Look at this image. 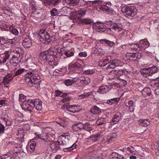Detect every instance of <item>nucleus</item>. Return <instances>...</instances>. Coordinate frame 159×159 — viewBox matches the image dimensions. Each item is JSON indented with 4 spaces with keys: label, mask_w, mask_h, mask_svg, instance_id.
<instances>
[{
    "label": "nucleus",
    "mask_w": 159,
    "mask_h": 159,
    "mask_svg": "<svg viewBox=\"0 0 159 159\" xmlns=\"http://www.w3.org/2000/svg\"><path fill=\"white\" fill-rule=\"evenodd\" d=\"M40 77L37 72L34 71L29 72L26 75L25 79L26 83L30 86H32L34 84H39L40 81Z\"/></svg>",
    "instance_id": "obj_1"
},
{
    "label": "nucleus",
    "mask_w": 159,
    "mask_h": 159,
    "mask_svg": "<svg viewBox=\"0 0 159 159\" xmlns=\"http://www.w3.org/2000/svg\"><path fill=\"white\" fill-rule=\"evenodd\" d=\"M56 54V52L55 51L49 50L41 52L40 58L42 60L48 62Z\"/></svg>",
    "instance_id": "obj_2"
},
{
    "label": "nucleus",
    "mask_w": 159,
    "mask_h": 159,
    "mask_svg": "<svg viewBox=\"0 0 159 159\" xmlns=\"http://www.w3.org/2000/svg\"><path fill=\"white\" fill-rule=\"evenodd\" d=\"M121 10L126 15L131 17L135 16L137 12V9L134 6H124Z\"/></svg>",
    "instance_id": "obj_3"
},
{
    "label": "nucleus",
    "mask_w": 159,
    "mask_h": 159,
    "mask_svg": "<svg viewBox=\"0 0 159 159\" xmlns=\"http://www.w3.org/2000/svg\"><path fill=\"white\" fill-rule=\"evenodd\" d=\"M85 13V11H83L71 12L70 13V18L74 20V22H80V20Z\"/></svg>",
    "instance_id": "obj_4"
},
{
    "label": "nucleus",
    "mask_w": 159,
    "mask_h": 159,
    "mask_svg": "<svg viewBox=\"0 0 159 159\" xmlns=\"http://www.w3.org/2000/svg\"><path fill=\"white\" fill-rule=\"evenodd\" d=\"M70 135L68 133H64L60 135L58 138L60 145L66 146L70 144Z\"/></svg>",
    "instance_id": "obj_5"
},
{
    "label": "nucleus",
    "mask_w": 159,
    "mask_h": 159,
    "mask_svg": "<svg viewBox=\"0 0 159 159\" xmlns=\"http://www.w3.org/2000/svg\"><path fill=\"white\" fill-rule=\"evenodd\" d=\"M127 56L128 57L129 60L134 61L139 60L142 57V53L139 52H128Z\"/></svg>",
    "instance_id": "obj_6"
},
{
    "label": "nucleus",
    "mask_w": 159,
    "mask_h": 159,
    "mask_svg": "<svg viewBox=\"0 0 159 159\" xmlns=\"http://www.w3.org/2000/svg\"><path fill=\"white\" fill-rule=\"evenodd\" d=\"M40 37L44 40L47 41L48 43L50 42L51 39L49 34L45 30H41L39 33Z\"/></svg>",
    "instance_id": "obj_7"
},
{
    "label": "nucleus",
    "mask_w": 159,
    "mask_h": 159,
    "mask_svg": "<svg viewBox=\"0 0 159 159\" xmlns=\"http://www.w3.org/2000/svg\"><path fill=\"white\" fill-rule=\"evenodd\" d=\"M23 106L25 109L29 111H31L34 107L33 100L31 99L26 100L25 102L24 103Z\"/></svg>",
    "instance_id": "obj_8"
},
{
    "label": "nucleus",
    "mask_w": 159,
    "mask_h": 159,
    "mask_svg": "<svg viewBox=\"0 0 159 159\" xmlns=\"http://www.w3.org/2000/svg\"><path fill=\"white\" fill-rule=\"evenodd\" d=\"M121 63V61L120 59L111 60L110 61V64L108 65L107 69H114L116 67L120 65Z\"/></svg>",
    "instance_id": "obj_9"
},
{
    "label": "nucleus",
    "mask_w": 159,
    "mask_h": 159,
    "mask_svg": "<svg viewBox=\"0 0 159 159\" xmlns=\"http://www.w3.org/2000/svg\"><path fill=\"white\" fill-rule=\"evenodd\" d=\"M111 89L109 85L103 84L99 87L97 92L99 93L104 94L108 92Z\"/></svg>",
    "instance_id": "obj_10"
},
{
    "label": "nucleus",
    "mask_w": 159,
    "mask_h": 159,
    "mask_svg": "<svg viewBox=\"0 0 159 159\" xmlns=\"http://www.w3.org/2000/svg\"><path fill=\"white\" fill-rule=\"evenodd\" d=\"M66 108L67 111L73 113L78 112L81 109V107L78 105H68Z\"/></svg>",
    "instance_id": "obj_11"
},
{
    "label": "nucleus",
    "mask_w": 159,
    "mask_h": 159,
    "mask_svg": "<svg viewBox=\"0 0 159 159\" xmlns=\"http://www.w3.org/2000/svg\"><path fill=\"white\" fill-rule=\"evenodd\" d=\"M11 52L6 51L4 54L1 57L0 61L1 63H5L10 57Z\"/></svg>",
    "instance_id": "obj_12"
},
{
    "label": "nucleus",
    "mask_w": 159,
    "mask_h": 159,
    "mask_svg": "<svg viewBox=\"0 0 159 159\" xmlns=\"http://www.w3.org/2000/svg\"><path fill=\"white\" fill-rule=\"evenodd\" d=\"M123 26L120 23L113 24L111 25V27L108 28V30L111 31V30H114L118 32L120 31L122 29Z\"/></svg>",
    "instance_id": "obj_13"
},
{
    "label": "nucleus",
    "mask_w": 159,
    "mask_h": 159,
    "mask_svg": "<svg viewBox=\"0 0 159 159\" xmlns=\"http://www.w3.org/2000/svg\"><path fill=\"white\" fill-rule=\"evenodd\" d=\"M80 81L78 83V85L80 87H83L88 84L90 82V79L88 77L83 78L81 80L80 79Z\"/></svg>",
    "instance_id": "obj_14"
},
{
    "label": "nucleus",
    "mask_w": 159,
    "mask_h": 159,
    "mask_svg": "<svg viewBox=\"0 0 159 159\" xmlns=\"http://www.w3.org/2000/svg\"><path fill=\"white\" fill-rule=\"evenodd\" d=\"M34 108L37 110H41L42 108V102L39 99H35L33 100Z\"/></svg>",
    "instance_id": "obj_15"
},
{
    "label": "nucleus",
    "mask_w": 159,
    "mask_h": 159,
    "mask_svg": "<svg viewBox=\"0 0 159 159\" xmlns=\"http://www.w3.org/2000/svg\"><path fill=\"white\" fill-rule=\"evenodd\" d=\"M121 117V115L119 112L116 113L112 118V120L111 122V125H114L117 123L119 121Z\"/></svg>",
    "instance_id": "obj_16"
},
{
    "label": "nucleus",
    "mask_w": 159,
    "mask_h": 159,
    "mask_svg": "<svg viewBox=\"0 0 159 159\" xmlns=\"http://www.w3.org/2000/svg\"><path fill=\"white\" fill-rule=\"evenodd\" d=\"M83 123L78 122L73 125L72 128L73 130L75 132L79 131L83 129Z\"/></svg>",
    "instance_id": "obj_17"
},
{
    "label": "nucleus",
    "mask_w": 159,
    "mask_h": 159,
    "mask_svg": "<svg viewBox=\"0 0 159 159\" xmlns=\"http://www.w3.org/2000/svg\"><path fill=\"white\" fill-rule=\"evenodd\" d=\"M139 43L142 50H144L146 48H148L150 44L148 41L147 39H144L139 41Z\"/></svg>",
    "instance_id": "obj_18"
},
{
    "label": "nucleus",
    "mask_w": 159,
    "mask_h": 159,
    "mask_svg": "<svg viewBox=\"0 0 159 159\" xmlns=\"http://www.w3.org/2000/svg\"><path fill=\"white\" fill-rule=\"evenodd\" d=\"M23 56H19L18 55H15L13 56L11 61H12L13 63L16 64V65L19 63L22 59Z\"/></svg>",
    "instance_id": "obj_19"
},
{
    "label": "nucleus",
    "mask_w": 159,
    "mask_h": 159,
    "mask_svg": "<svg viewBox=\"0 0 159 159\" xmlns=\"http://www.w3.org/2000/svg\"><path fill=\"white\" fill-rule=\"evenodd\" d=\"M96 30L98 32H103L105 31L107 29L106 26L103 24H98L96 25Z\"/></svg>",
    "instance_id": "obj_20"
},
{
    "label": "nucleus",
    "mask_w": 159,
    "mask_h": 159,
    "mask_svg": "<svg viewBox=\"0 0 159 159\" xmlns=\"http://www.w3.org/2000/svg\"><path fill=\"white\" fill-rule=\"evenodd\" d=\"M60 143L59 140L50 143V146L51 149L53 150H58L60 148Z\"/></svg>",
    "instance_id": "obj_21"
},
{
    "label": "nucleus",
    "mask_w": 159,
    "mask_h": 159,
    "mask_svg": "<svg viewBox=\"0 0 159 159\" xmlns=\"http://www.w3.org/2000/svg\"><path fill=\"white\" fill-rule=\"evenodd\" d=\"M83 129L87 131H90L93 129V125L90 124L89 122H87L84 123H83Z\"/></svg>",
    "instance_id": "obj_22"
},
{
    "label": "nucleus",
    "mask_w": 159,
    "mask_h": 159,
    "mask_svg": "<svg viewBox=\"0 0 159 159\" xmlns=\"http://www.w3.org/2000/svg\"><path fill=\"white\" fill-rule=\"evenodd\" d=\"M140 73L143 76L145 77L152 75L150 67L148 68H145L142 69L140 71Z\"/></svg>",
    "instance_id": "obj_23"
},
{
    "label": "nucleus",
    "mask_w": 159,
    "mask_h": 159,
    "mask_svg": "<svg viewBox=\"0 0 159 159\" xmlns=\"http://www.w3.org/2000/svg\"><path fill=\"white\" fill-rule=\"evenodd\" d=\"M44 3H47L49 5H53L54 6L61 2V0H40Z\"/></svg>",
    "instance_id": "obj_24"
},
{
    "label": "nucleus",
    "mask_w": 159,
    "mask_h": 159,
    "mask_svg": "<svg viewBox=\"0 0 159 159\" xmlns=\"http://www.w3.org/2000/svg\"><path fill=\"white\" fill-rule=\"evenodd\" d=\"M77 145L75 143L71 145V144L65 146L66 148H63V151L65 152H70L74 149L76 148Z\"/></svg>",
    "instance_id": "obj_25"
},
{
    "label": "nucleus",
    "mask_w": 159,
    "mask_h": 159,
    "mask_svg": "<svg viewBox=\"0 0 159 159\" xmlns=\"http://www.w3.org/2000/svg\"><path fill=\"white\" fill-rule=\"evenodd\" d=\"M43 137L44 138L43 139H42L38 135H37V137H36V138L38 139H41L44 140L45 145L48 144L51 140L50 137L48 136V134L45 133L44 134Z\"/></svg>",
    "instance_id": "obj_26"
},
{
    "label": "nucleus",
    "mask_w": 159,
    "mask_h": 159,
    "mask_svg": "<svg viewBox=\"0 0 159 159\" xmlns=\"http://www.w3.org/2000/svg\"><path fill=\"white\" fill-rule=\"evenodd\" d=\"M151 90L148 87H145L142 90V94L144 97L149 96L151 94Z\"/></svg>",
    "instance_id": "obj_27"
},
{
    "label": "nucleus",
    "mask_w": 159,
    "mask_h": 159,
    "mask_svg": "<svg viewBox=\"0 0 159 159\" xmlns=\"http://www.w3.org/2000/svg\"><path fill=\"white\" fill-rule=\"evenodd\" d=\"M64 50L63 48L61 49L60 52L61 54L62 55L65 54L67 57H70L73 56L74 55V52L72 51H63Z\"/></svg>",
    "instance_id": "obj_28"
},
{
    "label": "nucleus",
    "mask_w": 159,
    "mask_h": 159,
    "mask_svg": "<svg viewBox=\"0 0 159 159\" xmlns=\"http://www.w3.org/2000/svg\"><path fill=\"white\" fill-rule=\"evenodd\" d=\"M101 109L96 106H93L91 107L90 110L91 113L94 114H99L101 112Z\"/></svg>",
    "instance_id": "obj_29"
},
{
    "label": "nucleus",
    "mask_w": 159,
    "mask_h": 159,
    "mask_svg": "<svg viewBox=\"0 0 159 159\" xmlns=\"http://www.w3.org/2000/svg\"><path fill=\"white\" fill-rule=\"evenodd\" d=\"M102 136L100 134H92L91 135L89 138L93 142H94L98 140Z\"/></svg>",
    "instance_id": "obj_30"
},
{
    "label": "nucleus",
    "mask_w": 159,
    "mask_h": 159,
    "mask_svg": "<svg viewBox=\"0 0 159 159\" xmlns=\"http://www.w3.org/2000/svg\"><path fill=\"white\" fill-rule=\"evenodd\" d=\"M131 48L136 51H140L142 50L141 47L140 43H132L131 45Z\"/></svg>",
    "instance_id": "obj_31"
},
{
    "label": "nucleus",
    "mask_w": 159,
    "mask_h": 159,
    "mask_svg": "<svg viewBox=\"0 0 159 159\" xmlns=\"http://www.w3.org/2000/svg\"><path fill=\"white\" fill-rule=\"evenodd\" d=\"M93 22V20L89 18H85L80 20V22L79 24H83L85 25H89Z\"/></svg>",
    "instance_id": "obj_32"
},
{
    "label": "nucleus",
    "mask_w": 159,
    "mask_h": 159,
    "mask_svg": "<svg viewBox=\"0 0 159 159\" xmlns=\"http://www.w3.org/2000/svg\"><path fill=\"white\" fill-rule=\"evenodd\" d=\"M111 142L109 135H107L104 136L101 143V144H103L105 145L106 144L108 143Z\"/></svg>",
    "instance_id": "obj_33"
},
{
    "label": "nucleus",
    "mask_w": 159,
    "mask_h": 159,
    "mask_svg": "<svg viewBox=\"0 0 159 159\" xmlns=\"http://www.w3.org/2000/svg\"><path fill=\"white\" fill-rule=\"evenodd\" d=\"M22 44L25 48H30L32 45V43L30 39H26L23 41Z\"/></svg>",
    "instance_id": "obj_34"
},
{
    "label": "nucleus",
    "mask_w": 159,
    "mask_h": 159,
    "mask_svg": "<svg viewBox=\"0 0 159 159\" xmlns=\"http://www.w3.org/2000/svg\"><path fill=\"white\" fill-rule=\"evenodd\" d=\"M93 53L94 54H96V55L100 56L103 55L104 52V50L101 48H95L94 50Z\"/></svg>",
    "instance_id": "obj_35"
},
{
    "label": "nucleus",
    "mask_w": 159,
    "mask_h": 159,
    "mask_svg": "<svg viewBox=\"0 0 159 159\" xmlns=\"http://www.w3.org/2000/svg\"><path fill=\"white\" fill-rule=\"evenodd\" d=\"M139 121L140 125L144 127H147L150 124V122L148 119L141 120Z\"/></svg>",
    "instance_id": "obj_36"
},
{
    "label": "nucleus",
    "mask_w": 159,
    "mask_h": 159,
    "mask_svg": "<svg viewBox=\"0 0 159 159\" xmlns=\"http://www.w3.org/2000/svg\"><path fill=\"white\" fill-rule=\"evenodd\" d=\"M119 100L120 98H114L108 100L107 101V103L110 105H113Z\"/></svg>",
    "instance_id": "obj_37"
},
{
    "label": "nucleus",
    "mask_w": 159,
    "mask_h": 159,
    "mask_svg": "<svg viewBox=\"0 0 159 159\" xmlns=\"http://www.w3.org/2000/svg\"><path fill=\"white\" fill-rule=\"evenodd\" d=\"M57 59L54 58V57L50 59V61H49L48 63L50 65L52 66H57L58 64V61L57 60Z\"/></svg>",
    "instance_id": "obj_38"
},
{
    "label": "nucleus",
    "mask_w": 159,
    "mask_h": 159,
    "mask_svg": "<svg viewBox=\"0 0 159 159\" xmlns=\"http://www.w3.org/2000/svg\"><path fill=\"white\" fill-rule=\"evenodd\" d=\"M124 158L122 155L116 153H113L111 155L112 159H123Z\"/></svg>",
    "instance_id": "obj_39"
},
{
    "label": "nucleus",
    "mask_w": 159,
    "mask_h": 159,
    "mask_svg": "<svg viewBox=\"0 0 159 159\" xmlns=\"http://www.w3.org/2000/svg\"><path fill=\"white\" fill-rule=\"evenodd\" d=\"M64 83L66 86H70L75 83V81L72 79H67L65 80Z\"/></svg>",
    "instance_id": "obj_40"
},
{
    "label": "nucleus",
    "mask_w": 159,
    "mask_h": 159,
    "mask_svg": "<svg viewBox=\"0 0 159 159\" xmlns=\"http://www.w3.org/2000/svg\"><path fill=\"white\" fill-rule=\"evenodd\" d=\"M108 122V119H98L97 121L98 125H102L106 124Z\"/></svg>",
    "instance_id": "obj_41"
},
{
    "label": "nucleus",
    "mask_w": 159,
    "mask_h": 159,
    "mask_svg": "<svg viewBox=\"0 0 159 159\" xmlns=\"http://www.w3.org/2000/svg\"><path fill=\"white\" fill-rule=\"evenodd\" d=\"M16 55L19 56H23L24 53V51L20 48H17L15 49Z\"/></svg>",
    "instance_id": "obj_42"
},
{
    "label": "nucleus",
    "mask_w": 159,
    "mask_h": 159,
    "mask_svg": "<svg viewBox=\"0 0 159 159\" xmlns=\"http://www.w3.org/2000/svg\"><path fill=\"white\" fill-rule=\"evenodd\" d=\"M56 122L63 127L64 128L66 126V122L64 119H59Z\"/></svg>",
    "instance_id": "obj_43"
},
{
    "label": "nucleus",
    "mask_w": 159,
    "mask_h": 159,
    "mask_svg": "<svg viewBox=\"0 0 159 159\" xmlns=\"http://www.w3.org/2000/svg\"><path fill=\"white\" fill-rule=\"evenodd\" d=\"M1 28L3 29V30H9L11 29L9 25L5 23H2L1 25Z\"/></svg>",
    "instance_id": "obj_44"
},
{
    "label": "nucleus",
    "mask_w": 159,
    "mask_h": 159,
    "mask_svg": "<svg viewBox=\"0 0 159 159\" xmlns=\"http://www.w3.org/2000/svg\"><path fill=\"white\" fill-rule=\"evenodd\" d=\"M125 105L126 107H129L134 104V102L131 100H128L125 101Z\"/></svg>",
    "instance_id": "obj_45"
},
{
    "label": "nucleus",
    "mask_w": 159,
    "mask_h": 159,
    "mask_svg": "<svg viewBox=\"0 0 159 159\" xmlns=\"http://www.w3.org/2000/svg\"><path fill=\"white\" fill-rule=\"evenodd\" d=\"M157 80L152 81L150 83V85L151 87L155 89L157 87Z\"/></svg>",
    "instance_id": "obj_46"
},
{
    "label": "nucleus",
    "mask_w": 159,
    "mask_h": 159,
    "mask_svg": "<svg viewBox=\"0 0 159 159\" xmlns=\"http://www.w3.org/2000/svg\"><path fill=\"white\" fill-rule=\"evenodd\" d=\"M79 0H69L68 4L75 6L79 3Z\"/></svg>",
    "instance_id": "obj_47"
},
{
    "label": "nucleus",
    "mask_w": 159,
    "mask_h": 159,
    "mask_svg": "<svg viewBox=\"0 0 159 159\" xmlns=\"http://www.w3.org/2000/svg\"><path fill=\"white\" fill-rule=\"evenodd\" d=\"M150 68L151 70V75H152L153 74L157 72L158 70V68L155 66H153Z\"/></svg>",
    "instance_id": "obj_48"
},
{
    "label": "nucleus",
    "mask_w": 159,
    "mask_h": 159,
    "mask_svg": "<svg viewBox=\"0 0 159 159\" xmlns=\"http://www.w3.org/2000/svg\"><path fill=\"white\" fill-rule=\"evenodd\" d=\"M57 10L55 8H53L50 11L51 15L52 16H56L57 14Z\"/></svg>",
    "instance_id": "obj_49"
},
{
    "label": "nucleus",
    "mask_w": 159,
    "mask_h": 159,
    "mask_svg": "<svg viewBox=\"0 0 159 159\" xmlns=\"http://www.w3.org/2000/svg\"><path fill=\"white\" fill-rule=\"evenodd\" d=\"M25 69H20L18 70L15 73L14 75H13V76H17L21 74L22 73L24 72V71H25Z\"/></svg>",
    "instance_id": "obj_50"
},
{
    "label": "nucleus",
    "mask_w": 159,
    "mask_h": 159,
    "mask_svg": "<svg viewBox=\"0 0 159 159\" xmlns=\"http://www.w3.org/2000/svg\"><path fill=\"white\" fill-rule=\"evenodd\" d=\"M2 159H11L10 153L8 152L6 154L2 155Z\"/></svg>",
    "instance_id": "obj_51"
},
{
    "label": "nucleus",
    "mask_w": 159,
    "mask_h": 159,
    "mask_svg": "<svg viewBox=\"0 0 159 159\" xmlns=\"http://www.w3.org/2000/svg\"><path fill=\"white\" fill-rule=\"evenodd\" d=\"M36 146V142L33 141L31 143L30 145V148L32 150L34 151L35 150V147Z\"/></svg>",
    "instance_id": "obj_52"
},
{
    "label": "nucleus",
    "mask_w": 159,
    "mask_h": 159,
    "mask_svg": "<svg viewBox=\"0 0 159 159\" xmlns=\"http://www.w3.org/2000/svg\"><path fill=\"white\" fill-rule=\"evenodd\" d=\"M108 135L112 141L113 139L116 138L117 135V134L115 132L109 134Z\"/></svg>",
    "instance_id": "obj_53"
},
{
    "label": "nucleus",
    "mask_w": 159,
    "mask_h": 159,
    "mask_svg": "<svg viewBox=\"0 0 159 159\" xmlns=\"http://www.w3.org/2000/svg\"><path fill=\"white\" fill-rule=\"evenodd\" d=\"M102 62L104 63L105 66L107 64H108V65L110 64V61L108 57H106L104 59H102Z\"/></svg>",
    "instance_id": "obj_54"
},
{
    "label": "nucleus",
    "mask_w": 159,
    "mask_h": 159,
    "mask_svg": "<svg viewBox=\"0 0 159 159\" xmlns=\"http://www.w3.org/2000/svg\"><path fill=\"white\" fill-rule=\"evenodd\" d=\"M12 120L10 119H6L5 120V122L6 124V125L7 126L10 125L12 123Z\"/></svg>",
    "instance_id": "obj_55"
},
{
    "label": "nucleus",
    "mask_w": 159,
    "mask_h": 159,
    "mask_svg": "<svg viewBox=\"0 0 159 159\" xmlns=\"http://www.w3.org/2000/svg\"><path fill=\"white\" fill-rule=\"evenodd\" d=\"M13 76H12V75L9 74V75L6 76L4 78H5V79H7V80H8L11 81L13 79Z\"/></svg>",
    "instance_id": "obj_56"
},
{
    "label": "nucleus",
    "mask_w": 159,
    "mask_h": 159,
    "mask_svg": "<svg viewBox=\"0 0 159 159\" xmlns=\"http://www.w3.org/2000/svg\"><path fill=\"white\" fill-rule=\"evenodd\" d=\"M25 98L23 94H20L19 96V100L22 102L25 103Z\"/></svg>",
    "instance_id": "obj_57"
},
{
    "label": "nucleus",
    "mask_w": 159,
    "mask_h": 159,
    "mask_svg": "<svg viewBox=\"0 0 159 159\" xmlns=\"http://www.w3.org/2000/svg\"><path fill=\"white\" fill-rule=\"evenodd\" d=\"M5 129V127L4 125L0 123V134L4 132Z\"/></svg>",
    "instance_id": "obj_58"
},
{
    "label": "nucleus",
    "mask_w": 159,
    "mask_h": 159,
    "mask_svg": "<svg viewBox=\"0 0 159 159\" xmlns=\"http://www.w3.org/2000/svg\"><path fill=\"white\" fill-rule=\"evenodd\" d=\"M9 30H10V31L12 33V34L16 35H17L18 34L19 32L18 30L16 29H10Z\"/></svg>",
    "instance_id": "obj_59"
},
{
    "label": "nucleus",
    "mask_w": 159,
    "mask_h": 159,
    "mask_svg": "<svg viewBox=\"0 0 159 159\" xmlns=\"http://www.w3.org/2000/svg\"><path fill=\"white\" fill-rule=\"evenodd\" d=\"M120 71L118 69H117V70H112L110 72V73L112 74H114V75H118V74L119 72Z\"/></svg>",
    "instance_id": "obj_60"
},
{
    "label": "nucleus",
    "mask_w": 159,
    "mask_h": 159,
    "mask_svg": "<svg viewBox=\"0 0 159 159\" xmlns=\"http://www.w3.org/2000/svg\"><path fill=\"white\" fill-rule=\"evenodd\" d=\"M2 9L4 12H10L11 11L10 8L8 7H4L2 8Z\"/></svg>",
    "instance_id": "obj_61"
},
{
    "label": "nucleus",
    "mask_w": 159,
    "mask_h": 159,
    "mask_svg": "<svg viewBox=\"0 0 159 159\" xmlns=\"http://www.w3.org/2000/svg\"><path fill=\"white\" fill-rule=\"evenodd\" d=\"M7 43H10L12 45H14L16 43V40L14 38H13L12 39H10L8 40V42Z\"/></svg>",
    "instance_id": "obj_62"
},
{
    "label": "nucleus",
    "mask_w": 159,
    "mask_h": 159,
    "mask_svg": "<svg viewBox=\"0 0 159 159\" xmlns=\"http://www.w3.org/2000/svg\"><path fill=\"white\" fill-rule=\"evenodd\" d=\"M96 8L97 10L99 11L101 10L103 11L104 7L103 5H98L96 6Z\"/></svg>",
    "instance_id": "obj_63"
},
{
    "label": "nucleus",
    "mask_w": 159,
    "mask_h": 159,
    "mask_svg": "<svg viewBox=\"0 0 159 159\" xmlns=\"http://www.w3.org/2000/svg\"><path fill=\"white\" fill-rule=\"evenodd\" d=\"M95 72V71L93 70H87L85 71V73L89 75H92L94 74Z\"/></svg>",
    "instance_id": "obj_64"
}]
</instances>
